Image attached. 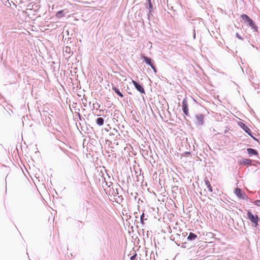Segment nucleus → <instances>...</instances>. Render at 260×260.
I'll list each match as a JSON object with an SVG mask.
<instances>
[{"label": "nucleus", "mask_w": 260, "mask_h": 260, "mask_svg": "<svg viewBox=\"0 0 260 260\" xmlns=\"http://www.w3.org/2000/svg\"><path fill=\"white\" fill-rule=\"evenodd\" d=\"M132 83L137 90H138L141 93H145V90L143 87L141 85L139 84L136 81L134 80L132 81Z\"/></svg>", "instance_id": "nucleus-6"}, {"label": "nucleus", "mask_w": 260, "mask_h": 260, "mask_svg": "<svg viewBox=\"0 0 260 260\" xmlns=\"http://www.w3.org/2000/svg\"><path fill=\"white\" fill-rule=\"evenodd\" d=\"M251 160L248 158H243L242 160L241 163L243 165H250L251 164Z\"/></svg>", "instance_id": "nucleus-13"}, {"label": "nucleus", "mask_w": 260, "mask_h": 260, "mask_svg": "<svg viewBox=\"0 0 260 260\" xmlns=\"http://www.w3.org/2000/svg\"><path fill=\"white\" fill-rule=\"evenodd\" d=\"M206 185L207 186V189L210 192H212L213 191L212 187L209 182V181L208 180L207 178H206L204 180Z\"/></svg>", "instance_id": "nucleus-9"}, {"label": "nucleus", "mask_w": 260, "mask_h": 260, "mask_svg": "<svg viewBox=\"0 0 260 260\" xmlns=\"http://www.w3.org/2000/svg\"><path fill=\"white\" fill-rule=\"evenodd\" d=\"M197 237V236L192 233H190L187 237L188 240H194Z\"/></svg>", "instance_id": "nucleus-12"}, {"label": "nucleus", "mask_w": 260, "mask_h": 260, "mask_svg": "<svg viewBox=\"0 0 260 260\" xmlns=\"http://www.w3.org/2000/svg\"><path fill=\"white\" fill-rule=\"evenodd\" d=\"M96 122L97 124L100 126L103 125L104 124V119L102 117L98 118L96 120Z\"/></svg>", "instance_id": "nucleus-14"}, {"label": "nucleus", "mask_w": 260, "mask_h": 260, "mask_svg": "<svg viewBox=\"0 0 260 260\" xmlns=\"http://www.w3.org/2000/svg\"><path fill=\"white\" fill-rule=\"evenodd\" d=\"M241 126L246 133H247L249 136H250L251 137L254 138L251 133V131L250 129V128L247 125H246L245 124L242 123Z\"/></svg>", "instance_id": "nucleus-7"}, {"label": "nucleus", "mask_w": 260, "mask_h": 260, "mask_svg": "<svg viewBox=\"0 0 260 260\" xmlns=\"http://www.w3.org/2000/svg\"><path fill=\"white\" fill-rule=\"evenodd\" d=\"M144 217V213H143L142 215L141 216V221L142 223H143Z\"/></svg>", "instance_id": "nucleus-17"}, {"label": "nucleus", "mask_w": 260, "mask_h": 260, "mask_svg": "<svg viewBox=\"0 0 260 260\" xmlns=\"http://www.w3.org/2000/svg\"><path fill=\"white\" fill-rule=\"evenodd\" d=\"M247 215L248 218L250 220V221L254 224L255 226H257L258 224V222L259 220L258 216L257 215H253L249 211L247 212Z\"/></svg>", "instance_id": "nucleus-2"}, {"label": "nucleus", "mask_w": 260, "mask_h": 260, "mask_svg": "<svg viewBox=\"0 0 260 260\" xmlns=\"http://www.w3.org/2000/svg\"><path fill=\"white\" fill-rule=\"evenodd\" d=\"M247 151L248 152V154L250 156L257 155H258L257 151L256 150H255V149H253L252 148H247Z\"/></svg>", "instance_id": "nucleus-8"}, {"label": "nucleus", "mask_w": 260, "mask_h": 260, "mask_svg": "<svg viewBox=\"0 0 260 260\" xmlns=\"http://www.w3.org/2000/svg\"><path fill=\"white\" fill-rule=\"evenodd\" d=\"M62 13V11H60L57 12L56 13V16L57 17H61V14Z\"/></svg>", "instance_id": "nucleus-15"}, {"label": "nucleus", "mask_w": 260, "mask_h": 260, "mask_svg": "<svg viewBox=\"0 0 260 260\" xmlns=\"http://www.w3.org/2000/svg\"><path fill=\"white\" fill-rule=\"evenodd\" d=\"M143 59H144L145 62L149 64L150 67L152 66L153 64L152 59L150 58H149L147 56H144Z\"/></svg>", "instance_id": "nucleus-11"}, {"label": "nucleus", "mask_w": 260, "mask_h": 260, "mask_svg": "<svg viewBox=\"0 0 260 260\" xmlns=\"http://www.w3.org/2000/svg\"><path fill=\"white\" fill-rule=\"evenodd\" d=\"M235 193L240 199H245L247 198L245 193L242 191L241 189L237 188L235 190Z\"/></svg>", "instance_id": "nucleus-3"}, {"label": "nucleus", "mask_w": 260, "mask_h": 260, "mask_svg": "<svg viewBox=\"0 0 260 260\" xmlns=\"http://www.w3.org/2000/svg\"><path fill=\"white\" fill-rule=\"evenodd\" d=\"M136 256H137V254H135L134 255L132 256L131 257V260H133V259H134L136 258Z\"/></svg>", "instance_id": "nucleus-20"}, {"label": "nucleus", "mask_w": 260, "mask_h": 260, "mask_svg": "<svg viewBox=\"0 0 260 260\" xmlns=\"http://www.w3.org/2000/svg\"><path fill=\"white\" fill-rule=\"evenodd\" d=\"M204 116L203 114H198L196 116V123L198 125H202L204 123Z\"/></svg>", "instance_id": "nucleus-5"}, {"label": "nucleus", "mask_w": 260, "mask_h": 260, "mask_svg": "<svg viewBox=\"0 0 260 260\" xmlns=\"http://www.w3.org/2000/svg\"><path fill=\"white\" fill-rule=\"evenodd\" d=\"M182 109L183 113L186 115H188V104L186 99H184L182 102Z\"/></svg>", "instance_id": "nucleus-4"}, {"label": "nucleus", "mask_w": 260, "mask_h": 260, "mask_svg": "<svg viewBox=\"0 0 260 260\" xmlns=\"http://www.w3.org/2000/svg\"><path fill=\"white\" fill-rule=\"evenodd\" d=\"M254 204L258 206H260V200H256Z\"/></svg>", "instance_id": "nucleus-16"}, {"label": "nucleus", "mask_w": 260, "mask_h": 260, "mask_svg": "<svg viewBox=\"0 0 260 260\" xmlns=\"http://www.w3.org/2000/svg\"><path fill=\"white\" fill-rule=\"evenodd\" d=\"M236 37L239 38V39L242 40L243 39L240 37V36L239 35L238 33H236Z\"/></svg>", "instance_id": "nucleus-19"}, {"label": "nucleus", "mask_w": 260, "mask_h": 260, "mask_svg": "<svg viewBox=\"0 0 260 260\" xmlns=\"http://www.w3.org/2000/svg\"><path fill=\"white\" fill-rule=\"evenodd\" d=\"M151 68L153 69V70L154 71L155 73L156 72V68L154 66L153 64L152 66H151Z\"/></svg>", "instance_id": "nucleus-18"}, {"label": "nucleus", "mask_w": 260, "mask_h": 260, "mask_svg": "<svg viewBox=\"0 0 260 260\" xmlns=\"http://www.w3.org/2000/svg\"><path fill=\"white\" fill-rule=\"evenodd\" d=\"M112 90L117 94L121 98H123V95L122 94V93L119 91V90L118 89H117L115 86L113 85V84H112Z\"/></svg>", "instance_id": "nucleus-10"}, {"label": "nucleus", "mask_w": 260, "mask_h": 260, "mask_svg": "<svg viewBox=\"0 0 260 260\" xmlns=\"http://www.w3.org/2000/svg\"><path fill=\"white\" fill-rule=\"evenodd\" d=\"M241 18L246 22L248 23L249 26L252 29L257 31V27L255 26L252 19L246 14H243L241 15Z\"/></svg>", "instance_id": "nucleus-1"}]
</instances>
